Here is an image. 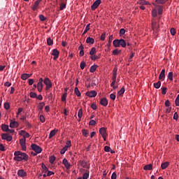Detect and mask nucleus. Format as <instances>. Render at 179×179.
<instances>
[{
	"label": "nucleus",
	"mask_w": 179,
	"mask_h": 179,
	"mask_svg": "<svg viewBox=\"0 0 179 179\" xmlns=\"http://www.w3.org/2000/svg\"><path fill=\"white\" fill-rule=\"evenodd\" d=\"M14 157L13 159L15 162H22L24 160L25 162H27L29 160V155L24 152H22L20 151H15L14 152Z\"/></svg>",
	"instance_id": "f257e3e1"
},
{
	"label": "nucleus",
	"mask_w": 179,
	"mask_h": 179,
	"mask_svg": "<svg viewBox=\"0 0 179 179\" xmlns=\"http://www.w3.org/2000/svg\"><path fill=\"white\" fill-rule=\"evenodd\" d=\"M31 148L32 149V150H34V152H35L36 153H41V152H43V149L41 148L40 146L37 145L36 144H31Z\"/></svg>",
	"instance_id": "f03ea898"
},
{
	"label": "nucleus",
	"mask_w": 179,
	"mask_h": 179,
	"mask_svg": "<svg viewBox=\"0 0 179 179\" xmlns=\"http://www.w3.org/2000/svg\"><path fill=\"white\" fill-rule=\"evenodd\" d=\"M43 83L46 86V90H48L49 89H51V87H52V83H51V80H50V78H48L44 79Z\"/></svg>",
	"instance_id": "7ed1b4c3"
},
{
	"label": "nucleus",
	"mask_w": 179,
	"mask_h": 179,
	"mask_svg": "<svg viewBox=\"0 0 179 179\" xmlns=\"http://www.w3.org/2000/svg\"><path fill=\"white\" fill-rule=\"evenodd\" d=\"M1 139H3V141H7V142H10L12 141L13 138H12V136H10L8 134H2Z\"/></svg>",
	"instance_id": "20e7f679"
},
{
	"label": "nucleus",
	"mask_w": 179,
	"mask_h": 179,
	"mask_svg": "<svg viewBox=\"0 0 179 179\" xmlns=\"http://www.w3.org/2000/svg\"><path fill=\"white\" fill-rule=\"evenodd\" d=\"M100 3H101V0H96L91 6L92 10H96L100 6Z\"/></svg>",
	"instance_id": "39448f33"
},
{
	"label": "nucleus",
	"mask_w": 179,
	"mask_h": 179,
	"mask_svg": "<svg viewBox=\"0 0 179 179\" xmlns=\"http://www.w3.org/2000/svg\"><path fill=\"white\" fill-rule=\"evenodd\" d=\"M85 94L87 96V97H96V96H97V92L95 90H92L87 92Z\"/></svg>",
	"instance_id": "423d86ee"
},
{
	"label": "nucleus",
	"mask_w": 179,
	"mask_h": 179,
	"mask_svg": "<svg viewBox=\"0 0 179 179\" xmlns=\"http://www.w3.org/2000/svg\"><path fill=\"white\" fill-rule=\"evenodd\" d=\"M19 135H21V136H23L22 138H30V134L27 132H26V131L24 130H21L19 131Z\"/></svg>",
	"instance_id": "0eeeda50"
},
{
	"label": "nucleus",
	"mask_w": 179,
	"mask_h": 179,
	"mask_svg": "<svg viewBox=\"0 0 179 179\" xmlns=\"http://www.w3.org/2000/svg\"><path fill=\"white\" fill-rule=\"evenodd\" d=\"M20 144L21 145L22 150L26 151V139L25 138L20 139Z\"/></svg>",
	"instance_id": "6e6552de"
},
{
	"label": "nucleus",
	"mask_w": 179,
	"mask_h": 179,
	"mask_svg": "<svg viewBox=\"0 0 179 179\" xmlns=\"http://www.w3.org/2000/svg\"><path fill=\"white\" fill-rule=\"evenodd\" d=\"M18 177H26L27 176V172L24 171L23 169H20L17 171Z\"/></svg>",
	"instance_id": "1a4fd4ad"
},
{
	"label": "nucleus",
	"mask_w": 179,
	"mask_h": 179,
	"mask_svg": "<svg viewBox=\"0 0 179 179\" xmlns=\"http://www.w3.org/2000/svg\"><path fill=\"white\" fill-rule=\"evenodd\" d=\"M165 78H166V70L162 69L159 76V80H164Z\"/></svg>",
	"instance_id": "9d476101"
},
{
	"label": "nucleus",
	"mask_w": 179,
	"mask_h": 179,
	"mask_svg": "<svg viewBox=\"0 0 179 179\" xmlns=\"http://www.w3.org/2000/svg\"><path fill=\"white\" fill-rule=\"evenodd\" d=\"M43 0H37L34 2V6L32 7V10L34 11L37 10V8H38L40 3H41Z\"/></svg>",
	"instance_id": "9b49d317"
},
{
	"label": "nucleus",
	"mask_w": 179,
	"mask_h": 179,
	"mask_svg": "<svg viewBox=\"0 0 179 179\" xmlns=\"http://www.w3.org/2000/svg\"><path fill=\"white\" fill-rule=\"evenodd\" d=\"M79 164L81 167H83V169H90V166L87 165V162L85 161H79Z\"/></svg>",
	"instance_id": "f8f14e48"
},
{
	"label": "nucleus",
	"mask_w": 179,
	"mask_h": 179,
	"mask_svg": "<svg viewBox=\"0 0 179 179\" xmlns=\"http://www.w3.org/2000/svg\"><path fill=\"white\" fill-rule=\"evenodd\" d=\"M100 104L103 106V107H107V106H108V101L107 100V98L101 99L100 101Z\"/></svg>",
	"instance_id": "ddd939ff"
},
{
	"label": "nucleus",
	"mask_w": 179,
	"mask_h": 179,
	"mask_svg": "<svg viewBox=\"0 0 179 179\" xmlns=\"http://www.w3.org/2000/svg\"><path fill=\"white\" fill-rule=\"evenodd\" d=\"M153 6L157 8L159 15H163V6L156 5V3H154Z\"/></svg>",
	"instance_id": "4468645a"
},
{
	"label": "nucleus",
	"mask_w": 179,
	"mask_h": 179,
	"mask_svg": "<svg viewBox=\"0 0 179 179\" xmlns=\"http://www.w3.org/2000/svg\"><path fill=\"white\" fill-rule=\"evenodd\" d=\"M19 127V123L16 121L10 120V128H17Z\"/></svg>",
	"instance_id": "2eb2a0df"
},
{
	"label": "nucleus",
	"mask_w": 179,
	"mask_h": 179,
	"mask_svg": "<svg viewBox=\"0 0 179 179\" xmlns=\"http://www.w3.org/2000/svg\"><path fill=\"white\" fill-rule=\"evenodd\" d=\"M119 47H122V48H125V47H127V42L125 40L122 38L119 39Z\"/></svg>",
	"instance_id": "dca6fc26"
},
{
	"label": "nucleus",
	"mask_w": 179,
	"mask_h": 179,
	"mask_svg": "<svg viewBox=\"0 0 179 179\" xmlns=\"http://www.w3.org/2000/svg\"><path fill=\"white\" fill-rule=\"evenodd\" d=\"M62 164H64V167H66V169H70L71 168V164H69V162H68V159L66 158H64L62 161Z\"/></svg>",
	"instance_id": "f3484780"
},
{
	"label": "nucleus",
	"mask_w": 179,
	"mask_h": 179,
	"mask_svg": "<svg viewBox=\"0 0 179 179\" xmlns=\"http://www.w3.org/2000/svg\"><path fill=\"white\" fill-rule=\"evenodd\" d=\"M31 76V74L23 73L21 75V79H22V80H27V79H29V78H30Z\"/></svg>",
	"instance_id": "a211bd4d"
},
{
	"label": "nucleus",
	"mask_w": 179,
	"mask_h": 179,
	"mask_svg": "<svg viewBox=\"0 0 179 179\" xmlns=\"http://www.w3.org/2000/svg\"><path fill=\"white\" fill-rule=\"evenodd\" d=\"M99 133L101 134V136H104L107 135V130L106 129L105 127H101L99 129Z\"/></svg>",
	"instance_id": "6ab92c4d"
},
{
	"label": "nucleus",
	"mask_w": 179,
	"mask_h": 179,
	"mask_svg": "<svg viewBox=\"0 0 179 179\" xmlns=\"http://www.w3.org/2000/svg\"><path fill=\"white\" fill-rule=\"evenodd\" d=\"M57 132H58V129H53L50 132L49 134V139H51V138H52V136H55Z\"/></svg>",
	"instance_id": "aec40b11"
},
{
	"label": "nucleus",
	"mask_w": 179,
	"mask_h": 179,
	"mask_svg": "<svg viewBox=\"0 0 179 179\" xmlns=\"http://www.w3.org/2000/svg\"><path fill=\"white\" fill-rule=\"evenodd\" d=\"M117 71H118V69L117 68H114L113 73L112 80H116L117 81Z\"/></svg>",
	"instance_id": "412c9836"
},
{
	"label": "nucleus",
	"mask_w": 179,
	"mask_h": 179,
	"mask_svg": "<svg viewBox=\"0 0 179 179\" xmlns=\"http://www.w3.org/2000/svg\"><path fill=\"white\" fill-rule=\"evenodd\" d=\"M169 164H170V163L169 162H164L161 165V169L162 170H166V169L169 167Z\"/></svg>",
	"instance_id": "4be33fe9"
},
{
	"label": "nucleus",
	"mask_w": 179,
	"mask_h": 179,
	"mask_svg": "<svg viewBox=\"0 0 179 179\" xmlns=\"http://www.w3.org/2000/svg\"><path fill=\"white\" fill-rule=\"evenodd\" d=\"M86 43L87 44H94V38H90V36H89L86 39Z\"/></svg>",
	"instance_id": "5701e85b"
},
{
	"label": "nucleus",
	"mask_w": 179,
	"mask_h": 179,
	"mask_svg": "<svg viewBox=\"0 0 179 179\" xmlns=\"http://www.w3.org/2000/svg\"><path fill=\"white\" fill-rule=\"evenodd\" d=\"M1 129L4 132H8V131H9V126L8 124H2Z\"/></svg>",
	"instance_id": "b1692460"
},
{
	"label": "nucleus",
	"mask_w": 179,
	"mask_h": 179,
	"mask_svg": "<svg viewBox=\"0 0 179 179\" xmlns=\"http://www.w3.org/2000/svg\"><path fill=\"white\" fill-rule=\"evenodd\" d=\"M152 27L153 30H156V31H157L159 30V24L157 22H152Z\"/></svg>",
	"instance_id": "393cba45"
},
{
	"label": "nucleus",
	"mask_w": 179,
	"mask_h": 179,
	"mask_svg": "<svg viewBox=\"0 0 179 179\" xmlns=\"http://www.w3.org/2000/svg\"><path fill=\"white\" fill-rule=\"evenodd\" d=\"M52 55H53V57H59V51L57 49H53Z\"/></svg>",
	"instance_id": "a878e982"
},
{
	"label": "nucleus",
	"mask_w": 179,
	"mask_h": 179,
	"mask_svg": "<svg viewBox=\"0 0 179 179\" xmlns=\"http://www.w3.org/2000/svg\"><path fill=\"white\" fill-rule=\"evenodd\" d=\"M113 44L114 47L118 48L120 47V39H115L113 41Z\"/></svg>",
	"instance_id": "bb28decb"
},
{
	"label": "nucleus",
	"mask_w": 179,
	"mask_h": 179,
	"mask_svg": "<svg viewBox=\"0 0 179 179\" xmlns=\"http://www.w3.org/2000/svg\"><path fill=\"white\" fill-rule=\"evenodd\" d=\"M97 67H98L97 65L92 66L90 69V72H91V73L96 72V69H97Z\"/></svg>",
	"instance_id": "cd10ccee"
},
{
	"label": "nucleus",
	"mask_w": 179,
	"mask_h": 179,
	"mask_svg": "<svg viewBox=\"0 0 179 179\" xmlns=\"http://www.w3.org/2000/svg\"><path fill=\"white\" fill-rule=\"evenodd\" d=\"M37 89H38V92L41 93V92H43V83H38Z\"/></svg>",
	"instance_id": "c85d7f7f"
},
{
	"label": "nucleus",
	"mask_w": 179,
	"mask_h": 179,
	"mask_svg": "<svg viewBox=\"0 0 179 179\" xmlns=\"http://www.w3.org/2000/svg\"><path fill=\"white\" fill-rule=\"evenodd\" d=\"M74 93L76 94L78 97H80V91H79V89L78 87H76L74 89Z\"/></svg>",
	"instance_id": "c756f323"
},
{
	"label": "nucleus",
	"mask_w": 179,
	"mask_h": 179,
	"mask_svg": "<svg viewBox=\"0 0 179 179\" xmlns=\"http://www.w3.org/2000/svg\"><path fill=\"white\" fill-rule=\"evenodd\" d=\"M44 106H45V103H44V102L39 103V104L38 106V108L39 111L43 110V108H44Z\"/></svg>",
	"instance_id": "7c9ffc66"
},
{
	"label": "nucleus",
	"mask_w": 179,
	"mask_h": 179,
	"mask_svg": "<svg viewBox=\"0 0 179 179\" xmlns=\"http://www.w3.org/2000/svg\"><path fill=\"white\" fill-rule=\"evenodd\" d=\"M152 167H153V165L151 164L144 166L143 170L148 171V170H152Z\"/></svg>",
	"instance_id": "2f4dec72"
},
{
	"label": "nucleus",
	"mask_w": 179,
	"mask_h": 179,
	"mask_svg": "<svg viewBox=\"0 0 179 179\" xmlns=\"http://www.w3.org/2000/svg\"><path fill=\"white\" fill-rule=\"evenodd\" d=\"M82 115H83V110L82 108L79 109L78 113V117L79 118L78 121H80V118H82Z\"/></svg>",
	"instance_id": "473e14b6"
},
{
	"label": "nucleus",
	"mask_w": 179,
	"mask_h": 179,
	"mask_svg": "<svg viewBox=\"0 0 179 179\" xmlns=\"http://www.w3.org/2000/svg\"><path fill=\"white\" fill-rule=\"evenodd\" d=\"M41 167H42V169H43V173H48V168H47V166H45V164H41Z\"/></svg>",
	"instance_id": "72a5a7b5"
},
{
	"label": "nucleus",
	"mask_w": 179,
	"mask_h": 179,
	"mask_svg": "<svg viewBox=\"0 0 179 179\" xmlns=\"http://www.w3.org/2000/svg\"><path fill=\"white\" fill-rule=\"evenodd\" d=\"M160 86H162V82L158 81L157 83H154V87L155 89H160Z\"/></svg>",
	"instance_id": "f704fd0d"
},
{
	"label": "nucleus",
	"mask_w": 179,
	"mask_h": 179,
	"mask_svg": "<svg viewBox=\"0 0 179 179\" xmlns=\"http://www.w3.org/2000/svg\"><path fill=\"white\" fill-rule=\"evenodd\" d=\"M89 30H90V24H88L86 26L85 29L84 30V31L83 33V36H84V34H86L87 33V31H89Z\"/></svg>",
	"instance_id": "c9c22d12"
},
{
	"label": "nucleus",
	"mask_w": 179,
	"mask_h": 179,
	"mask_svg": "<svg viewBox=\"0 0 179 179\" xmlns=\"http://www.w3.org/2000/svg\"><path fill=\"white\" fill-rule=\"evenodd\" d=\"M82 134H83V136H85V138H87V135H89V130L83 129L82 130Z\"/></svg>",
	"instance_id": "e433bc0d"
},
{
	"label": "nucleus",
	"mask_w": 179,
	"mask_h": 179,
	"mask_svg": "<svg viewBox=\"0 0 179 179\" xmlns=\"http://www.w3.org/2000/svg\"><path fill=\"white\" fill-rule=\"evenodd\" d=\"M125 93V88L122 87L118 92L117 96H122Z\"/></svg>",
	"instance_id": "4c0bfd02"
},
{
	"label": "nucleus",
	"mask_w": 179,
	"mask_h": 179,
	"mask_svg": "<svg viewBox=\"0 0 179 179\" xmlns=\"http://www.w3.org/2000/svg\"><path fill=\"white\" fill-rule=\"evenodd\" d=\"M96 54V48H92L91 50L90 51V55L93 57Z\"/></svg>",
	"instance_id": "58836bf2"
},
{
	"label": "nucleus",
	"mask_w": 179,
	"mask_h": 179,
	"mask_svg": "<svg viewBox=\"0 0 179 179\" xmlns=\"http://www.w3.org/2000/svg\"><path fill=\"white\" fill-rule=\"evenodd\" d=\"M139 3H140V5H150V3H149L145 0H140Z\"/></svg>",
	"instance_id": "ea45409f"
},
{
	"label": "nucleus",
	"mask_w": 179,
	"mask_h": 179,
	"mask_svg": "<svg viewBox=\"0 0 179 179\" xmlns=\"http://www.w3.org/2000/svg\"><path fill=\"white\" fill-rule=\"evenodd\" d=\"M68 150V146H64L60 151L61 155H64L65 152Z\"/></svg>",
	"instance_id": "a19ab883"
},
{
	"label": "nucleus",
	"mask_w": 179,
	"mask_h": 179,
	"mask_svg": "<svg viewBox=\"0 0 179 179\" xmlns=\"http://www.w3.org/2000/svg\"><path fill=\"white\" fill-rule=\"evenodd\" d=\"M29 96L31 97V99H36L37 94L36 92H30Z\"/></svg>",
	"instance_id": "79ce46f5"
},
{
	"label": "nucleus",
	"mask_w": 179,
	"mask_h": 179,
	"mask_svg": "<svg viewBox=\"0 0 179 179\" xmlns=\"http://www.w3.org/2000/svg\"><path fill=\"white\" fill-rule=\"evenodd\" d=\"M118 54H121V50H120L118 49H115L113 51V55H118Z\"/></svg>",
	"instance_id": "37998d69"
},
{
	"label": "nucleus",
	"mask_w": 179,
	"mask_h": 179,
	"mask_svg": "<svg viewBox=\"0 0 179 179\" xmlns=\"http://www.w3.org/2000/svg\"><path fill=\"white\" fill-rule=\"evenodd\" d=\"M49 162L50 164H53L54 162H55V156H52L49 159Z\"/></svg>",
	"instance_id": "c03bdc74"
},
{
	"label": "nucleus",
	"mask_w": 179,
	"mask_h": 179,
	"mask_svg": "<svg viewBox=\"0 0 179 179\" xmlns=\"http://www.w3.org/2000/svg\"><path fill=\"white\" fill-rule=\"evenodd\" d=\"M47 44L48 45H52L53 41H52L50 37L47 38Z\"/></svg>",
	"instance_id": "a18cd8bd"
},
{
	"label": "nucleus",
	"mask_w": 179,
	"mask_h": 179,
	"mask_svg": "<svg viewBox=\"0 0 179 179\" xmlns=\"http://www.w3.org/2000/svg\"><path fill=\"white\" fill-rule=\"evenodd\" d=\"M152 15L153 17H156V16H157V10H156V8H154L152 10Z\"/></svg>",
	"instance_id": "49530a36"
},
{
	"label": "nucleus",
	"mask_w": 179,
	"mask_h": 179,
	"mask_svg": "<svg viewBox=\"0 0 179 179\" xmlns=\"http://www.w3.org/2000/svg\"><path fill=\"white\" fill-rule=\"evenodd\" d=\"M85 66H86V62H81L80 64V69H85Z\"/></svg>",
	"instance_id": "de8ad7c7"
},
{
	"label": "nucleus",
	"mask_w": 179,
	"mask_h": 179,
	"mask_svg": "<svg viewBox=\"0 0 179 179\" xmlns=\"http://www.w3.org/2000/svg\"><path fill=\"white\" fill-rule=\"evenodd\" d=\"M66 92L64 93L62 96V101H66Z\"/></svg>",
	"instance_id": "09e8293b"
},
{
	"label": "nucleus",
	"mask_w": 179,
	"mask_h": 179,
	"mask_svg": "<svg viewBox=\"0 0 179 179\" xmlns=\"http://www.w3.org/2000/svg\"><path fill=\"white\" fill-rule=\"evenodd\" d=\"M39 19L41 22H44L45 20H47V17H45L43 15H40Z\"/></svg>",
	"instance_id": "8fccbe9b"
},
{
	"label": "nucleus",
	"mask_w": 179,
	"mask_h": 179,
	"mask_svg": "<svg viewBox=\"0 0 179 179\" xmlns=\"http://www.w3.org/2000/svg\"><path fill=\"white\" fill-rule=\"evenodd\" d=\"M89 178V171H87L86 173L83 174V179H87Z\"/></svg>",
	"instance_id": "3c124183"
},
{
	"label": "nucleus",
	"mask_w": 179,
	"mask_h": 179,
	"mask_svg": "<svg viewBox=\"0 0 179 179\" xmlns=\"http://www.w3.org/2000/svg\"><path fill=\"white\" fill-rule=\"evenodd\" d=\"M168 79L169 80H173V72H169L167 76Z\"/></svg>",
	"instance_id": "603ef678"
},
{
	"label": "nucleus",
	"mask_w": 179,
	"mask_h": 179,
	"mask_svg": "<svg viewBox=\"0 0 179 179\" xmlns=\"http://www.w3.org/2000/svg\"><path fill=\"white\" fill-rule=\"evenodd\" d=\"M4 108L5 110H9L10 108V105L8 102L4 103Z\"/></svg>",
	"instance_id": "864d4df0"
},
{
	"label": "nucleus",
	"mask_w": 179,
	"mask_h": 179,
	"mask_svg": "<svg viewBox=\"0 0 179 179\" xmlns=\"http://www.w3.org/2000/svg\"><path fill=\"white\" fill-rule=\"evenodd\" d=\"M166 93H167V87H162V94H166Z\"/></svg>",
	"instance_id": "5fc2aeb1"
},
{
	"label": "nucleus",
	"mask_w": 179,
	"mask_h": 179,
	"mask_svg": "<svg viewBox=\"0 0 179 179\" xmlns=\"http://www.w3.org/2000/svg\"><path fill=\"white\" fill-rule=\"evenodd\" d=\"M113 38H114V37L113 36V35H110L109 36V41H108V45L110 47V45H111V43L113 41Z\"/></svg>",
	"instance_id": "6e6d98bb"
},
{
	"label": "nucleus",
	"mask_w": 179,
	"mask_h": 179,
	"mask_svg": "<svg viewBox=\"0 0 179 179\" xmlns=\"http://www.w3.org/2000/svg\"><path fill=\"white\" fill-rule=\"evenodd\" d=\"M175 103L177 107H179V94L178 95L175 100Z\"/></svg>",
	"instance_id": "4d7b16f0"
},
{
	"label": "nucleus",
	"mask_w": 179,
	"mask_h": 179,
	"mask_svg": "<svg viewBox=\"0 0 179 179\" xmlns=\"http://www.w3.org/2000/svg\"><path fill=\"white\" fill-rule=\"evenodd\" d=\"M156 3H159L164 5V3H166V1L164 0H155Z\"/></svg>",
	"instance_id": "13d9d810"
},
{
	"label": "nucleus",
	"mask_w": 179,
	"mask_h": 179,
	"mask_svg": "<svg viewBox=\"0 0 179 179\" xmlns=\"http://www.w3.org/2000/svg\"><path fill=\"white\" fill-rule=\"evenodd\" d=\"M134 57H135V52H131L129 58V61H132L131 59L134 58Z\"/></svg>",
	"instance_id": "bf43d9fd"
},
{
	"label": "nucleus",
	"mask_w": 179,
	"mask_h": 179,
	"mask_svg": "<svg viewBox=\"0 0 179 179\" xmlns=\"http://www.w3.org/2000/svg\"><path fill=\"white\" fill-rule=\"evenodd\" d=\"M170 31H171V34L172 36H176V29L171 28Z\"/></svg>",
	"instance_id": "052dcab7"
},
{
	"label": "nucleus",
	"mask_w": 179,
	"mask_h": 179,
	"mask_svg": "<svg viewBox=\"0 0 179 179\" xmlns=\"http://www.w3.org/2000/svg\"><path fill=\"white\" fill-rule=\"evenodd\" d=\"M100 39L102 41H104V40H106V32L103 33L101 36V38Z\"/></svg>",
	"instance_id": "680f3d73"
},
{
	"label": "nucleus",
	"mask_w": 179,
	"mask_h": 179,
	"mask_svg": "<svg viewBox=\"0 0 179 179\" xmlns=\"http://www.w3.org/2000/svg\"><path fill=\"white\" fill-rule=\"evenodd\" d=\"M65 8H66V6L64 3L60 4V8H59L60 10H64V9H65Z\"/></svg>",
	"instance_id": "e2e57ef3"
},
{
	"label": "nucleus",
	"mask_w": 179,
	"mask_h": 179,
	"mask_svg": "<svg viewBox=\"0 0 179 179\" xmlns=\"http://www.w3.org/2000/svg\"><path fill=\"white\" fill-rule=\"evenodd\" d=\"M99 57L97 55L91 56V59L92 61H96V59H99Z\"/></svg>",
	"instance_id": "0e129e2a"
},
{
	"label": "nucleus",
	"mask_w": 179,
	"mask_h": 179,
	"mask_svg": "<svg viewBox=\"0 0 179 179\" xmlns=\"http://www.w3.org/2000/svg\"><path fill=\"white\" fill-rule=\"evenodd\" d=\"M173 120H176V121L178 120V114L177 113V112H176L173 115Z\"/></svg>",
	"instance_id": "69168bd1"
},
{
	"label": "nucleus",
	"mask_w": 179,
	"mask_h": 179,
	"mask_svg": "<svg viewBox=\"0 0 179 179\" xmlns=\"http://www.w3.org/2000/svg\"><path fill=\"white\" fill-rule=\"evenodd\" d=\"M111 179H117V173L115 172H113L111 176Z\"/></svg>",
	"instance_id": "338daca9"
},
{
	"label": "nucleus",
	"mask_w": 179,
	"mask_h": 179,
	"mask_svg": "<svg viewBox=\"0 0 179 179\" xmlns=\"http://www.w3.org/2000/svg\"><path fill=\"white\" fill-rule=\"evenodd\" d=\"M96 124V122L94 120H91L90 122H89V125H92V126H94Z\"/></svg>",
	"instance_id": "774afa93"
}]
</instances>
